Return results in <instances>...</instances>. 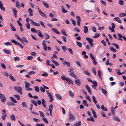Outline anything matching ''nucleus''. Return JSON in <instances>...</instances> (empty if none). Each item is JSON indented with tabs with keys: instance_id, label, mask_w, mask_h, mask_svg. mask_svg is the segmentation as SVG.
<instances>
[{
	"instance_id": "obj_24",
	"label": "nucleus",
	"mask_w": 126,
	"mask_h": 126,
	"mask_svg": "<svg viewBox=\"0 0 126 126\" xmlns=\"http://www.w3.org/2000/svg\"><path fill=\"white\" fill-rule=\"evenodd\" d=\"M55 95L57 98L59 100H61L62 99V96L59 94H56Z\"/></svg>"
},
{
	"instance_id": "obj_22",
	"label": "nucleus",
	"mask_w": 126,
	"mask_h": 126,
	"mask_svg": "<svg viewBox=\"0 0 126 126\" xmlns=\"http://www.w3.org/2000/svg\"><path fill=\"white\" fill-rule=\"evenodd\" d=\"M113 19L119 23H122L121 20L118 17H115Z\"/></svg>"
},
{
	"instance_id": "obj_49",
	"label": "nucleus",
	"mask_w": 126,
	"mask_h": 126,
	"mask_svg": "<svg viewBox=\"0 0 126 126\" xmlns=\"http://www.w3.org/2000/svg\"><path fill=\"white\" fill-rule=\"evenodd\" d=\"M100 35L99 33H96L94 36L93 37L94 38H96L98 37Z\"/></svg>"
},
{
	"instance_id": "obj_18",
	"label": "nucleus",
	"mask_w": 126,
	"mask_h": 126,
	"mask_svg": "<svg viewBox=\"0 0 126 126\" xmlns=\"http://www.w3.org/2000/svg\"><path fill=\"white\" fill-rule=\"evenodd\" d=\"M41 103L43 107H44L46 108V102L44 99H42Z\"/></svg>"
},
{
	"instance_id": "obj_33",
	"label": "nucleus",
	"mask_w": 126,
	"mask_h": 126,
	"mask_svg": "<svg viewBox=\"0 0 126 126\" xmlns=\"http://www.w3.org/2000/svg\"><path fill=\"white\" fill-rule=\"evenodd\" d=\"M44 35L45 36V39H49L50 36L47 33H45L44 34Z\"/></svg>"
},
{
	"instance_id": "obj_57",
	"label": "nucleus",
	"mask_w": 126,
	"mask_h": 126,
	"mask_svg": "<svg viewBox=\"0 0 126 126\" xmlns=\"http://www.w3.org/2000/svg\"><path fill=\"white\" fill-rule=\"evenodd\" d=\"M110 49L111 50L113 51L114 52H116V50L112 47H110Z\"/></svg>"
},
{
	"instance_id": "obj_25",
	"label": "nucleus",
	"mask_w": 126,
	"mask_h": 126,
	"mask_svg": "<svg viewBox=\"0 0 126 126\" xmlns=\"http://www.w3.org/2000/svg\"><path fill=\"white\" fill-rule=\"evenodd\" d=\"M25 86L26 88H28V87L30 86L31 84L29 83L27 81H25Z\"/></svg>"
},
{
	"instance_id": "obj_29",
	"label": "nucleus",
	"mask_w": 126,
	"mask_h": 126,
	"mask_svg": "<svg viewBox=\"0 0 126 126\" xmlns=\"http://www.w3.org/2000/svg\"><path fill=\"white\" fill-rule=\"evenodd\" d=\"M51 30L53 31L54 32L56 33L59 34L60 33L55 29V28H52Z\"/></svg>"
},
{
	"instance_id": "obj_28",
	"label": "nucleus",
	"mask_w": 126,
	"mask_h": 126,
	"mask_svg": "<svg viewBox=\"0 0 126 126\" xmlns=\"http://www.w3.org/2000/svg\"><path fill=\"white\" fill-rule=\"evenodd\" d=\"M113 118L114 120L117 121L118 122H119L120 121V119L119 118L116 116L113 117Z\"/></svg>"
},
{
	"instance_id": "obj_26",
	"label": "nucleus",
	"mask_w": 126,
	"mask_h": 126,
	"mask_svg": "<svg viewBox=\"0 0 126 126\" xmlns=\"http://www.w3.org/2000/svg\"><path fill=\"white\" fill-rule=\"evenodd\" d=\"M64 63L63 64V65H65L66 64L68 67H69L70 65V63L69 62H67L66 61H64Z\"/></svg>"
},
{
	"instance_id": "obj_40",
	"label": "nucleus",
	"mask_w": 126,
	"mask_h": 126,
	"mask_svg": "<svg viewBox=\"0 0 126 126\" xmlns=\"http://www.w3.org/2000/svg\"><path fill=\"white\" fill-rule=\"evenodd\" d=\"M31 102L35 106H37V102L34 100H31Z\"/></svg>"
},
{
	"instance_id": "obj_4",
	"label": "nucleus",
	"mask_w": 126,
	"mask_h": 126,
	"mask_svg": "<svg viewBox=\"0 0 126 126\" xmlns=\"http://www.w3.org/2000/svg\"><path fill=\"white\" fill-rule=\"evenodd\" d=\"M14 88L20 94H22V88L21 87H14Z\"/></svg>"
},
{
	"instance_id": "obj_13",
	"label": "nucleus",
	"mask_w": 126,
	"mask_h": 126,
	"mask_svg": "<svg viewBox=\"0 0 126 126\" xmlns=\"http://www.w3.org/2000/svg\"><path fill=\"white\" fill-rule=\"evenodd\" d=\"M53 106L52 104H51L49 106V111L50 114V115L51 116L52 115V110L53 109Z\"/></svg>"
},
{
	"instance_id": "obj_41",
	"label": "nucleus",
	"mask_w": 126,
	"mask_h": 126,
	"mask_svg": "<svg viewBox=\"0 0 126 126\" xmlns=\"http://www.w3.org/2000/svg\"><path fill=\"white\" fill-rule=\"evenodd\" d=\"M7 116V115L3 114L2 113L1 118L4 120H5V119Z\"/></svg>"
},
{
	"instance_id": "obj_20",
	"label": "nucleus",
	"mask_w": 126,
	"mask_h": 126,
	"mask_svg": "<svg viewBox=\"0 0 126 126\" xmlns=\"http://www.w3.org/2000/svg\"><path fill=\"white\" fill-rule=\"evenodd\" d=\"M28 11L29 14V15L30 16H33V10L31 8H29L28 10Z\"/></svg>"
},
{
	"instance_id": "obj_27",
	"label": "nucleus",
	"mask_w": 126,
	"mask_h": 126,
	"mask_svg": "<svg viewBox=\"0 0 126 126\" xmlns=\"http://www.w3.org/2000/svg\"><path fill=\"white\" fill-rule=\"evenodd\" d=\"M42 2L43 4L47 8H48L49 7V4L47 2L44 1H42Z\"/></svg>"
},
{
	"instance_id": "obj_45",
	"label": "nucleus",
	"mask_w": 126,
	"mask_h": 126,
	"mask_svg": "<svg viewBox=\"0 0 126 126\" xmlns=\"http://www.w3.org/2000/svg\"><path fill=\"white\" fill-rule=\"evenodd\" d=\"M22 107L24 108H27V104L25 102H24L22 103Z\"/></svg>"
},
{
	"instance_id": "obj_11",
	"label": "nucleus",
	"mask_w": 126,
	"mask_h": 126,
	"mask_svg": "<svg viewBox=\"0 0 126 126\" xmlns=\"http://www.w3.org/2000/svg\"><path fill=\"white\" fill-rule=\"evenodd\" d=\"M22 44H24L23 42H25L26 43L28 44V42L27 39L25 37H23L21 38V40L20 41Z\"/></svg>"
},
{
	"instance_id": "obj_39",
	"label": "nucleus",
	"mask_w": 126,
	"mask_h": 126,
	"mask_svg": "<svg viewBox=\"0 0 126 126\" xmlns=\"http://www.w3.org/2000/svg\"><path fill=\"white\" fill-rule=\"evenodd\" d=\"M102 90L103 93L105 95H107V92L105 90L102 88Z\"/></svg>"
},
{
	"instance_id": "obj_1",
	"label": "nucleus",
	"mask_w": 126,
	"mask_h": 126,
	"mask_svg": "<svg viewBox=\"0 0 126 126\" xmlns=\"http://www.w3.org/2000/svg\"><path fill=\"white\" fill-rule=\"evenodd\" d=\"M61 79L63 80H66L68 82L69 84H73V81L70 79L68 78H66L64 75H62L61 76Z\"/></svg>"
},
{
	"instance_id": "obj_16",
	"label": "nucleus",
	"mask_w": 126,
	"mask_h": 126,
	"mask_svg": "<svg viewBox=\"0 0 126 126\" xmlns=\"http://www.w3.org/2000/svg\"><path fill=\"white\" fill-rule=\"evenodd\" d=\"M85 87L86 89L88 90V92L91 94V91L90 88L88 85L87 84H86L85 85Z\"/></svg>"
},
{
	"instance_id": "obj_3",
	"label": "nucleus",
	"mask_w": 126,
	"mask_h": 126,
	"mask_svg": "<svg viewBox=\"0 0 126 126\" xmlns=\"http://www.w3.org/2000/svg\"><path fill=\"white\" fill-rule=\"evenodd\" d=\"M37 8L39 13L42 16L44 17H45L46 18H47V16L39 8L37 7Z\"/></svg>"
},
{
	"instance_id": "obj_59",
	"label": "nucleus",
	"mask_w": 126,
	"mask_h": 126,
	"mask_svg": "<svg viewBox=\"0 0 126 126\" xmlns=\"http://www.w3.org/2000/svg\"><path fill=\"white\" fill-rule=\"evenodd\" d=\"M89 55L91 58V59L92 60H93L95 59V58L94 56V55L91 53H90Z\"/></svg>"
},
{
	"instance_id": "obj_9",
	"label": "nucleus",
	"mask_w": 126,
	"mask_h": 126,
	"mask_svg": "<svg viewBox=\"0 0 126 126\" xmlns=\"http://www.w3.org/2000/svg\"><path fill=\"white\" fill-rule=\"evenodd\" d=\"M112 28H111V27H109V29L112 32H114L115 31L114 30V29L115 28V24L114 23H112Z\"/></svg>"
},
{
	"instance_id": "obj_34",
	"label": "nucleus",
	"mask_w": 126,
	"mask_h": 126,
	"mask_svg": "<svg viewBox=\"0 0 126 126\" xmlns=\"http://www.w3.org/2000/svg\"><path fill=\"white\" fill-rule=\"evenodd\" d=\"M101 109L103 111H107L108 110L106 108L104 107V106L102 105L101 106Z\"/></svg>"
},
{
	"instance_id": "obj_58",
	"label": "nucleus",
	"mask_w": 126,
	"mask_h": 126,
	"mask_svg": "<svg viewBox=\"0 0 126 126\" xmlns=\"http://www.w3.org/2000/svg\"><path fill=\"white\" fill-rule=\"evenodd\" d=\"M4 52L7 54H10V51L9 50H6L5 49H4Z\"/></svg>"
},
{
	"instance_id": "obj_47",
	"label": "nucleus",
	"mask_w": 126,
	"mask_h": 126,
	"mask_svg": "<svg viewBox=\"0 0 126 126\" xmlns=\"http://www.w3.org/2000/svg\"><path fill=\"white\" fill-rule=\"evenodd\" d=\"M10 118L12 120H15V115L13 114L10 116Z\"/></svg>"
},
{
	"instance_id": "obj_52",
	"label": "nucleus",
	"mask_w": 126,
	"mask_h": 126,
	"mask_svg": "<svg viewBox=\"0 0 126 126\" xmlns=\"http://www.w3.org/2000/svg\"><path fill=\"white\" fill-rule=\"evenodd\" d=\"M112 45L115 46L117 49H118L119 48V47L117 44L115 43H112Z\"/></svg>"
},
{
	"instance_id": "obj_60",
	"label": "nucleus",
	"mask_w": 126,
	"mask_h": 126,
	"mask_svg": "<svg viewBox=\"0 0 126 126\" xmlns=\"http://www.w3.org/2000/svg\"><path fill=\"white\" fill-rule=\"evenodd\" d=\"M69 95L70 96L72 97H73L74 96V94L70 90L69 91Z\"/></svg>"
},
{
	"instance_id": "obj_30",
	"label": "nucleus",
	"mask_w": 126,
	"mask_h": 126,
	"mask_svg": "<svg viewBox=\"0 0 126 126\" xmlns=\"http://www.w3.org/2000/svg\"><path fill=\"white\" fill-rule=\"evenodd\" d=\"M84 32L85 33H86L88 32V28L87 26H84Z\"/></svg>"
},
{
	"instance_id": "obj_15",
	"label": "nucleus",
	"mask_w": 126,
	"mask_h": 126,
	"mask_svg": "<svg viewBox=\"0 0 126 126\" xmlns=\"http://www.w3.org/2000/svg\"><path fill=\"white\" fill-rule=\"evenodd\" d=\"M3 4L0 0V9L2 10L3 12L5 11V8L3 6Z\"/></svg>"
},
{
	"instance_id": "obj_62",
	"label": "nucleus",
	"mask_w": 126,
	"mask_h": 126,
	"mask_svg": "<svg viewBox=\"0 0 126 126\" xmlns=\"http://www.w3.org/2000/svg\"><path fill=\"white\" fill-rule=\"evenodd\" d=\"M4 45L5 46H8L12 45V44L10 42H8L5 43Z\"/></svg>"
},
{
	"instance_id": "obj_35",
	"label": "nucleus",
	"mask_w": 126,
	"mask_h": 126,
	"mask_svg": "<svg viewBox=\"0 0 126 126\" xmlns=\"http://www.w3.org/2000/svg\"><path fill=\"white\" fill-rule=\"evenodd\" d=\"M9 77L11 79L14 81H15L16 80L13 77L11 74H10L9 75Z\"/></svg>"
},
{
	"instance_id": "obj_53",
	"label": "nucleus",
	"mask_w": 126,
	"mask_h": 126,
	"mask_svg": "<svg viewBox=\"0 0 126 126\" xmlns=\"http://www.w3.org/2000/svg\"><path fill=\"white\" fill-rule=\"evenodd\" d=\"M11 42L12 43H14L16 45H17L18 43L16 40L13 39L11 40Z\"/></svg>"
},
{
	"instance_id": "obj_56",
	"label": "nucleus",
	"mask_w": 126,
	"mask_h": 126,
	"mask_svg": "<svg viewBox=\"0 0 126 126\" xmlns=\"http://www.w3.org/2000/svg\"><path fill=\"white\" fill-rule=\"evenodd\" d=\"M42 120L44 121L47 124L48 123V122L47 118L45 117H43Z\"/></svg>"
},
{
	"instance_id": "obj_63",
	"label": "nucleus",
	"mask_w": 126,
	"mask_h": 126,
	"mask_svg": "<svg viewBox=\"0 0 126 126\" xmlns=\"http://www.w3.org/2000/svg\"><path fill=\"white\" fill-rule=\"evenodd\" d=\"M1 67L3 69H6V67L5 64L2 63H1L0 64Z\"/></svg>"
},
{
	"instance_id": "obj_51",
	"label": "nucleus",
	"mask_w": 126,
	"mask_h": 126,
	"mask_svg": "<svg viewBox=\"0 0 126 126\" xmlns=\"http://www.w3.org/2000/svg\"><path fill=\"white\" fill-rule=\"evenodd\" d=\"M26 26L28 29H30V25L29 22H27L26 23Z\"/></svg>"
},
{
	"instance_id": "obj_44",
	"label": "nucleus",
	"mask_w": 126,
	"mask_h": 126,
	"mask_svg": "<svg viewBox=\"0 0 126 126\" xmlns=\"http://www.w3.org/2000/svg\"><path fill=\"white\" fill-rule=\"evenodd\" d=\"M76 43L77 45L78 46V47H81L82 46V43L78 41H77L76 42Z\"/></svg>"
},
{
	"instance_id": "obj_54",
	"label": "nucleus",
	"mask_w": 126,
	"mask_h": 126,
	"mask_svg": "<svg viewBox=\"0 0 126 126\" xmlns=\"http://www.w3.org/2000/svg\"><path fill=\"white\" fill-rule=\"evenodd\" d=\"M31 30L32 32L33 33H36L37 32V31L34 28H31Z\"/></svg>"
},
{
	"instance_id": "obj_14",
	"label": "nucleus",
	"mask_w": 126,
	"mask_h": 126,
	"mask_svg": "<svg viewBox=\"0 0 126 126\" xmlns=\"http://www.w3.org/2000/svg\"><path fill=\"white\" fill-rule=\"evenodd\" d=\"M11 9L13 11L14 13V15L15 16V17L16 18H17V10L15 8H12Z\"/></svg>"
},
{
	"instance_id": "obj_6",
	"label": "nucleus",
	"mask_w": 126,
	"mask_h": 126,
	"mask_svg": "<svg viewBox=\"0 0 126 126\" xmlns=\"http://www.w3.org/2000/svg\"><path fill=\"white\" fill-rule=\"evenodd\" d=\"M0 98L1 99L2 102L4 103V102L6 101L5 96L1 93H0Z\"/></svg>"
},
{
	"instance_id": "obj_7",
	"label": "nucleus",
	"mask_w": 126,
	"mask_h": 126,
	"mask_svg": "<svg viewBox=\"0 0 126 126\" xmlns=\"http://www.w3.org/2000/svg\"><path fill=\"white\" fill-rule=\"evenodd\" d=\"M46 92H47V94L48 97L50 99L49 100V102H51L53 101V96L50 93L47 91H46Z\"/></svg>"
},
{
	"instance_id": "obj_2",
	"label": "nucleus",
	"mask_w": 126,
	"mask_h": 126,
	"mask_svg": "<svg viewBox=\"0 0 126 126\" xmlns=\"http://www.w3.org/2000/svg\"><path fill=\"white\" fill-rule=\"evenodd\" d=\"M75 120V118L73 114H72L71 112H69V120L70 122H72Z\"/></svg>"
},
{
	"instance_id": "obj_8",
	"label": "nucleus",
	"mask_w": 126,
	"mask_h": 126,
	"mask_svg": "<svg viewBox=\"0 0 126 126\" xmlns=\"http://www.w3.org/2000/svg\"><path fill=\"white\" fill-rule=\"evenodd\" d=\"M30 20L32 24L34 26L38 27H40V26L39 23L35 22L32 19H30Z\"/></svg>"
},
{
	"instance_id": "obj_31",
	"label": "nucleus",
	"mask_w": 126,
	"mask_h": 126,
	"mask_svg": "<svg viewBox=\"0 0 126 126\" xmlns=\"http://www.w3.org/2000/svg\"><path fill=\"white\" fill-rule=\"evenodd\" d=\"M16 6L18 8L21 7V6L18 0L16 1Z\"/></svg>"
},
{
	"instance_id": "obj_48",
	"label": "nucleus",
	"mask_w": 126,
	"mask_h": 126,
	"mask_svg": "<svg viewBox=\"0 0 126 126\" xmlns=\"http://www.w3.org/2000/svg\"><path fill=\"white\" fill-rule=\"evenodd\" d=\"M83 104L85 106L88 107V105L87 102V101L85 100H83Z\"/></svg>"
},
{
	"instance_id": "obj_10",
	"label": "nucleus",
	"mask_w": 126,
	"mask_h": 126,
	"mask_svg": "<svg viewBox=\"0 0 126 126\" xmlns=\"http://www.w3.org/2000/svg\"><path fill=\"white\" fill-rule=\"evenodd\" d=\"M76 18L77 19V24L79 26H80V22L81 21V19L79 16H76Z\"/></svg>"
},
{
	"instance_id": "obj_64",
	"label": "nucleus",
	"mask_w": 126,
	"mask_h": 126,
	"mask_svg": "<svg viewBox=\"0 0 126 126\" xmlns=\"http://www.w3.org/2000/svg\"><path fill=\"white\" fill-rule=\"evenodd\" d=\"M119 3L121 5H123L124 3V1L123 0H119Z\"/></svg>"
},
{
	"instance_id": "obj_21",
	"label": "nucleus",
	"mask_w": 126,
	"mask_h": 126,
	"mask_svg": "<svg viewBox=\"0 0 126 126\" xmlns=\"http://www.w3.org/2000/svg\"><path fill=\"white\" fill-rule=\"evenodd\" d=\"M91 110L92 111V113L93 114V116L95 118H96L97 116L96 114V113L95 111L94 110H93L92 108H91Z\"/></svg>"
},
{
	"instance_id": "obj_5",
	"label": "nucleus",
	"mask_w": 126,
	"mask_h": 126,
	"mask_svg": "<svg viewBox=\"0 0 126 126\" xmlns=\"http://www.w3.org/2000/svg\"><path fill=\"white\" fill-rule=\"evenodd\" d=\"M86 39L88 41L89 44L90 45L91 47H93L94 45V43H93V40L92 39L88 37H86Z\"/></svg>"
},
{
	"instance_id": "obj_37",
	"label": "nucleus",
	"mask_w": 126,
	"mask_h": 126,
	"mask_svg": "<svg viewBox=\"0 0 126 126\" xmlns=\"http://www.w3.org/2000/svg\"><path fill=\"white\" fill-rule=\"evenodd\" d=\"M37 31L38 32V35L42 38H43V37L44 36L43 35L39 30H38Z\"/></svg>"
},
{
	"instance_id": "obj_23",
	"label": "nucleus",
	"mask_w": 126,
	"mask_h": 126,
	"mask_svg": "<svg viewBox=\"0 0 126 126\" xmlns=\"http://www.w3.org/2000/svg\"><path fill=\"white\" fill-rule=\"evenodd\" d=\"M10 26L11 27V30L13 31H16V30L15 28L14 27L13 25V24L11 23H10L9 24Z\"/></svg>"
},
{
	"instance_id": "obj_19",
	"label": "nucleus",
	"mask_w": 126,
	"mask_h": 126,
	"mask_svg": "<svg viewBox=\"0 0 126 126\" xmlns=\"http://www.w3.org/2000/svg\"><path fill=\"white\" fill-rule=\"evenodd\" d=\"M69 75L73 77L74 78H77V76L75 74L74 72H70L69 74Z\"/></svg>"
},
{
	"instance_id": "obj_46",
	"label": "nucleus",
	"mask_w": 126,
	"mask_h": 126,
	"mask_svg": "<svg viewBox=\"0 0 126 126\" xmlns=\"http://www.w3.org/2000/svg\"><path fill=\"white\" fill-rule=\"evenodd\" d=\"M62 11L63 13H66L67 12V10L64 9V8L63 6H62Z\"/></svg>"
},
{
	"instance_id": "obj_36",
	"label": "nucleus",
	"mask_w": 126,
	"mask_h": 126,
	"mask_svg": "<svg viewBox=\"0 0 126 126\" xmlns=\"http://www.w3.org/2000/svg\"><path fill=\"white\" fill-rule=\"evenodd\" d=\"M51 61L56 66H58L59 65V63L56 61L53 60H51Z\"/></svg>"
},
{
	"instance_id": "obj_12",
	"label": "nucleus",
	"mask_w": 126,
	"mask_h": 126,
	"mask_svg": "<svg viewBox=\"0 0 126 126\" xmlns=\"http://www.w3.org/2000/svg\"><path fill=\"white\" fill-rule=\"evenodd\" d=\"M46 40H44L43 41L42 45L44 46V49L45 51L47 50V46L45 43L47 42Z\"/></svg>"
},
{
	"instance_id": "obj_17",
	"label": "nucleus",
	"mask_w": 126,
	"mask_h": 126,
	"mask_svg": "<svg viewBox=\"0 0 126 126\" xmlns=\"http://www.w3.org/2000/svg\"><path fill=\"white\" fill-rule=\"evenodd\" d=\"M75 82L76 84L78 86H79L81 83L79 79H75Z\"/></svg>"
},
{
	"instance_id": "obj_55",
	"label": "nucleus",
	"mask_w": 126,
	"mask_h": 126,
	"mask_svg": "<svg viewBox=\"0 0 126 126\" xmlns=\"http://www.w3.org/2000/svg\"><path fill=\"white\" fill-rule=\"evenodd\" d=\"M35 90L37 92H38L39 91V89L38 86H35L34 87Z\"/></svg>"
},
{
	"instance_id": "obj_42",
	"label": "nucleus",
	"mask_w": 126,
	"mask_h": 126,
	"mask_svg": "<svg viewBox=\"0 0 126 126\" xmlns=\"http://www.w3.org/2000/svg\"><path fill=\"white\" fill-rule=\"evenodd\" d=\"M81 125V121H79L78 123L75 124L74 126H80Z\"/></svg>"
},
{
	"instance_id": "obj_38",
	"label": "nucleus",
	"mask_w": 126,
	"mask_h": 126,
	"mask_svg": "<svg viewBox=\"0 0 126 126\" xmlns=\"http://www.w3.org/2000/svg\"><path fill=\"white\" fill-rule=\"evenodd\" d=\"M92 99L93 102L95 104H96L97 103V101L95 97L93 95L92 96Z\"/></svg>"
},
{
	"instance_id": "obj_32",
	"label": "nucleus",
	"mask_w": 126,
	"mask_h": 126,
	"mask_svg": "<svg viewBox=\"0 0 126 126\" xmlns=\"http://www.w3.org/2000/svg\"><path fill=\"white\" fill-rule=\"evenodd\" d=\"M118 36L120 38H118V39L119 40L121 41H122L123 39L121 38H123V36H122V35L120 33H118Z\"/></svg>"
},
{
	"instance_id": "obj_43",
	"label": "nucleus",
	"mask_w": 126,
	"mask_h": 126,
	"mask_svg": "<svg viewBox=\"0 0 126 126\" xmlns=\"http://www.w3.org/2000/svg\"><path fill=\"white\" fill-rule=\"evenodd\" d=\"M10 98L11 99V101L14 103H17V101L15 100V99L12 96H10Z\"/></svg>"
},
{
	"instance_id": "obj_61",
	"label": "nucleus",
	"mask_w": 126,
	"mask_h": 126,
	"mask_svg": "<svg viewBox=\"0 0 126 126\" xmlns=\"http://www.w3.org/2000/svg\"><path fill=\"white\" fill-rule=\"evenodd\" d=\"M40 91L44 93V92L45 91V89L44 88V87H40Z\"/></svg>"
},
{
	"instance_id": "obj_50",
	"label": "nucleus",
	"mask_w": 126,
	"mask_h": 126,
	"mask_svg": "<svg viewBox=\"0 0 126 126\" xmlns=\"http://www.w3.org/2000/svg\"><path fill=\"white\" fill-rule=\"evenodd\" d=\"M126 14L124 13H121L119 14V16L120 17H122L125 16Z\"/></svg>"
}]
</instances>
